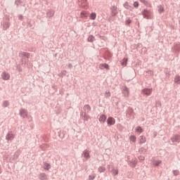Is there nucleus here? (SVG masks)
Listing matches in <instances>:
<instances>
[{"instance_id": "nucleus-1", "label": "nucleus", "mask_w": 180, "mask_h": 180, "mask_svg": "<svg viewBox=\"0 0 180 180\" xmlns=\"http://www.w3.org/2000/svg\"><path fill=\"white\" fill-rule=\"evenodd\" d=\"M142 14L145 19H153V12L151 11L144 10Z\"/></svg>"}, {"instance_id": "nucleus-2", "label": "nucleus", "mask_w": 180, "mask_h": 180, "mask_svg": "<svg viewBox=\"0 0 180 180\" xmlns=\"http://www.w3.org/2000/svg\"><path fill=\"white\" fill-rule=\"evenodd\" d=\"M116 123V120L113 118L112 117H109L107 119V124L108 126H113Z\"/></svg>"}, {"instance_id": "nucleus-3", "label": "nucleus", "mask_w": 180, "mask_h": 180, "mask_svg": "<svg viewBox=\"0 0 180 180\" xmlns=\"http://www.w3.org/2000/svg\"><path fill=\"white\" fill-rule=\"evenodd\" d=\"M142 92L144 95H147V96H148L153 93V89H144Z\"/></svg>"}, {"instance_id": "nucleus-4", "label": "nucleus", "mask_w": 180, "mask_h": 180, "mask_svg": "<svg viewBox=\"0 0 180 180\" xmlns=\"http://www.w3.org/2000/svg\"><path fill=\"white\" fill-rule=\"evenodd\" d=\"M89 150H85L84 152H83V155L84 157V158H86V160H89V158H91V155H89Z\"/></svg>"}, {"instance_id": "nucleus-5", "label": "nucleus", "mask_w": 180, "mask_h": 180, "mask_svg": "<svg viewBox=\"0 0 180 180\" xmlns=\"http://www.w3.org/2000/svg\"><path fill=\"white\" fill-rule=\"evenodd\" d=\"M99 69L100 70H109V65L106 64V63H103V64H101L99 65Z\"/></svg>"}, {"instance_id": "nucleus-6", "label": "nucleus", "mask_w": 180, "mask_h": 180, "mask_svg": "<svg viewBox=\"0 0 180 180\" xmlns=\"http://www.w3.org/2000/svg\"><path fill=\"white\" fill-rule=\"evenodd\" d=\"M13 139H15V135L12 132H10L6 135L7 140H13Z\"/></svg>"}, {"instance_id": "nucleus-7", "label": "nucleus", "mask_w": 180, "mask_h": 180, "mask_svg": "<svg viewBox=\"0 0 180 180\" xmlns=\"http://www.w3.org/2000/svg\"><path fill=\"white\" fill-rule=\"evenodd\" d=\"M99 122H101V123H105V122H106V115H101L98 119Z\"/></svg>"}, {"instance_id": "nucleus-8", "label": "nucleus", "mask_w": 180, "mask_h": 180, "mask_svg": "<svg viewBox=\"0 0 180 180\" xmlns=\"http://www.w3.org/2000/svg\"><path fill=\"white\" fill-rule=\"evenodd\" d=\"M20 114L22 117H27V112L25 110H21Z\"/></svg>"}, {"instance_id": "nucleus-9", "label": "nucleus", "mask_w": 180, "mask_h": 180, "mask_svg": "<svg viewBox=\"0 0 180 180\" xmlns=\"http://www.w3.org/2000/svg\"><path fill=\"white\" fill-rule=\"evenodd\" d=\"M11 77V76L9 75L8 73H6V72H4L3 73V79H8L9 78Z\"/></svg>"}, {"instance_id": "nucleus-10", "label": "nucleus", "mask_w": 180, "mask_h": 180, "mask_svg": "<svg viewBox=\"0 0 180 180\" xmlns=\"http://www.w3.org/2000/svg\"><path fill=\"white\" fill-rule=\"evenodd\" d=\"M123 94L125 96H129V89L127 87H124Z\"/></svg>"}, {"instance_id": "nucleus-11", "label": "nucleus", "mask_w": 180, "mask_h": 180, "mask_svg": "<svg viewBox=\"0 0 180 180\" xmlns=\"http://www.w3.org/2000/svg\"><path fill=\"white\" fill-rule=\"evenodd\" d=\"M139 143L141 144H143V143H146V137L145 136H141L139 137Z\"/></svg>"}, {"instance_id": "nucleus-12", "label": "nucleus", "mask_w": 180, "mask_h": 180, "mask_svg": "<svg viewBox=\"0 0 180 180\" xmlns=\"http://www.w3.org/2000/svg\"><path fill=\"white\" fill-rule=\"evenodd\" d=\"M88 41H90L91 43H92V41H95V37H94V35L89 36Z\"/></svg>"}, {"instance_id": "nucleus-13", "label": "nucleus", "mask_w": 180, "mask_h": 180, "mask_svg": "<svg viewBox=\"0 0 180 180\" xmlns=\"http://www.w3.org/2000/svg\"><path fill=\"white\" fill-rule=\"evenodd\" d=\"M174 82H175V84H178L179 85H180V77H179V76H176L175 77Z\"/></svg>"}, {"instance_id": "nucleus-14", "label": "nucleus", "mask_w": 180, "mask_h": 180, "mask_svg": "<svg viewBox=\"0 0 180 180\" xmlns=\"http://www.w3.org/2000/svg\"><path fill=\"white\" fill-rule=\"evenodd\" d=\"M90 19H91L92 20H95V19H96V13H92L90 15Z\"/></svg>"}, {"instance_id": "nucleus-15", "label": "nucleus", "mask_w": 180, "mask_h": 180, "mask_svg": "<svg viewBox=\"0 0 180 180\" xmlns=\"http://www.w3.org/2000/svg\"><path fill=\"white\" fill-rule=\"evenodd\" d=\"M135 130L136 133H143V129L141 127H136Z\"/></svg>"}, {"instance_id": "nucleus-16", "label": "nucleus", "mask_w": 180, "mask_h": 180, "mask_svg": "<svg viewBox=\"0 0 180 180\" xmlns=\"http://www.w3.org/2000/svg\"><path fill=\"white\" fill-rule=\"evenodd\" d=\"M136 136L134 135H131L130 137H129V140L130 141H132V143H136Z\"/></svg>"}, {"instance_id": "nucleus-17", "label": "nucleus", "mask_w": 180, "mask_h": 180, "mask_svg": "<svg viewBox=\"0 0 180 180\" xmlns=\"http://www.w3.org/2000/svg\"><path fill=\"white\" fill-rule=\"evenodd\" d=\"M127 64V58H124L122 60L121 65L126 66Z\"/></svg>"}, {"instance_id": "nucleus-18", "label": "nucleus", "mask_w": 180, "mask_h": 180, "mask_svg": "<svg viewBox=\"0 0 180 180\" xmlns=\"http://www.w3.org/2000/svg\"><path fill=\"white\" fill-rule=\"evenodd\" d=\"M160 164H161V160H155L153 162V165H155L156 167H158V165Z\"/></svg>"}, {"instance_id": "nucleus-19", "label": "nucleus", "mask_w": 180, "mask_h": 180, "mask_svg": "<svg viewBox=\"0 0 180 180\" xmlns=\"http://www.w3.org/2000/svg\"><path fill=\"white\" fill-rule=\"evenodd\" d=\"M44 169H50V164L44 163Z\"/></svg>"}, {"instance_id": "nucleus-20", "label": "nucleus", "mask_w": 180, "mask_h": 180, "mask_svg": "<svg viewBox=\"0 0 180 180\" xmlns=\"http://www.w3.org/2000/svg\"><path fill=\"white\" fill-rule=\"evenodd\" d=\"M105 167H99L98 169V172H105Z\"/></svg>"}, {"instance_id": "nucleus-21", "label": "nucleus", "mask_w": 180, "mask_h": 180, "mask_svg": "<svg viewBox=\"0 0 180 180\" xmlns=\"http://www.w3.org/2000/svg\"><path fill=\"white\" fill-rule=\"evenodd\" d=\"M84 110H87V112H89L91 110V106L86 105L84 107Z\"/></svg>"}, {"instance_id": "nucleus-22", "label": "nucleus", "mask_w": 180, "mask_h": 180, "mask_svg": "<svg viewBox=\"0 0 180 180\" xmlns=\"http://www.w3.org/2000/svg\"><path fill=\"white\" fill-rule=\"evenodd\" d=\"M40 178L44 180V179H47V176H46V174H40Z\"/></svg>"}, {"instance_id": "nucleus-23", "label": "nucleus", "mask_w": 180, "mask_h": 180, "mask_svg": "<svg viewBox=\"0 0 180 180\" xmlns=\"http://www.w3.org/2000/svg\"><path fill=\"white\" fill-rule=\"evenodd\" d=\"M81 18H85L86 16V13L85 11H82L80 14Z\"/></svg>"}, {"instance_id": "nucleus-24", "label": "nucleus", "mask_w": 180, "mask_h": 180, "mask_svg": "<svg viewBox=\"0 0 180 180\" xmlns=\"http://www.w3.org/2000/svg\"><path fill=\"white\" fill-rule=\"evenodd\" d=\"M124 8H126V9H130V6H129L128 3H125L124 4Z\"/></svg>"}, {"instance_id": "nucleus-25", "label": "nucleus", "mask_w": 180, "mask_h": 180, "mask_svg": "<svg viewBox=\"0 0 180 180\" xmlns=\"http://www.w3.org/2000/svg\"><path fill=\"white\" fill-rule=\"evenodd\" d=\"M118 173H119V171L117 169H113L112 170V174L114 175H117Z\"/></svg>"}, {"instance_id": "nucleus-26", "label": "nucleus", "mask_w": 180, "mask_h": 180, "mask_svg": "<svg viewBox=\"0 0 180 180\" xmlns=\"http://www.w3.org/2000/svg\"><path fill=\"white\" fill-rule=\"evenodd\" d=\"M159 12H160V13H162V12H164V7L160 6L159 8Z\"/></svg>"}, {"instance_id": "nucleus-27", "label": "nucleus", "mask_w": 180, "mask_h": 180, "mask_svg": "<svg viewBox=\"0 0 180 180\" xmlns=\"http://www.w3.org/2000/svg\"><path fill=\"white\" fill-rule=\"evenodd\" d=\"M117 13V11H116V8L114 7V10L112 11V15L113 16H115V15Z\"/></svg>"}, {"instance_id": "nucleus-28", "label": "nucleus", "mask_w": 180, "mask_h": 180, "mask_svg": "<svg viewBox=\"0 0 180 180\" xmlns=\"http://www.w3.org/2000/svg\"><path fill=\"white\" fill-rule=\"evenodd\" d=\"M126 25H130V23H131V20L128 19L125 21Z\"/></svg>"}, {"instance_id": "nucleus-29", "label": "nucleus", "mask_w": 180, "mask_h": 180, "mask_svg": "<svg viewBox=\"0 0 180 180\" xmlns=\"http://www.w3.org/2000/svg\"><path fill=\"white\" fill-rule=\"evenodd\" d=\"M139 159L141 160V161H144V159H145V158H144V156H139Z\"/></svg>"}, {"instance_id": "nucleus-30", "label": "nucleus", "mask_w": 180, "mask_h": 180, "mask_svg": "<svg viewBox=\"0 0 180 180\" xmlns=\"http://www.w3.org/2000/svg\"><path fill=\"white\" fill-rule=\"evenodd\" d=\"M89 179H91V180L95 179V175H90L89 176Z\"/></svg>"}, {"instance_id": "nucleus-31", "label": "nucleus", "mask_w": 180, "mask_h": 180, "mask_svg": "<svg viewBox=\"0 0 180 180\" xmlns=\"http://www.w3.org/2000/svg\"><path fill=\"white\" fill-rule=\"evenodd\" d=\"M134 6H135V8H137V6H139V2L135 1V2L134 3Z\"/></svg>"}, {"instance_id": "nucleus-32", "label": "nucleus", "mask_w": 180, "mask_h": 180, "mask_svg": "<svg viewBox=\"0 0 180 180\" xmlns=\"http://www.w3.org/2000/svg\"><path fill=\"white\" fill-rule=\"evenodd\" d=\"M105 96H106V97L110 96V92L106 91V92H105Z\"/></svg>"}, {"instance_id": "nucleus-33", "label": "nucleus", "mask_w": 180, "mask_h": 180, "mask_svg": "<svg viewBox=\"0 0 180 180\" xmlns=\"http://www.w3.org/2000/svg\"><path fill=\"white\" fill-rule=\"evenodd\" d=\"M4 105L5 107H6V106H8V105H9V103H8L7 101H5Z\"/></svg>"}, {"instance_id": "nucleus-34", "label": "nucleus", "mask_w": 180, "mask_h": 180, "mask_svg": "<svg viewBox=\"0 0 180 180\" xmlns=\"http://www.w3.org/2000/svg\"><path fill=\"white\" fill-rule=\"evenodd\" d=\"M22 56H29V53H26L23 52Z\"/></svg>"}, {"instance_id": "nucleus-35", "label": "nucleus", "mask_w": 180, "mask_h": 180, "mask_svg": "<svg viewBox=\"0 0 180 180\" xmlns=\"http://www.w3.org/2000/svg\"><path fill=\"white\" fill-rule=\"evenodd\" d=\"M177 174H179V172H174L175 175H177Z\"/></svg>"}, {"instance_id": "nucleus-36", "label": "nucleus", "mask_w": 180, "mask_h": 180, "mask_svg": "<svg viewBox=\"0 0 180 180\" xmlns=\"http://www.w3.org/2000/svg\"><path fill=\"white\" fill-rule=\"evenodd\" d=\"M141 1H142L143 4H146V0H141Z\"/></svg>"}, {"instance_id": "nucleus-37", "label": "nucleus", "mask_w": 180, "mask_h": 180, "mask_svg": "<svg viewBox=\"0 0 180 180\" xmlns=\"http://www.w3.org/2000/svg\"><path fill=\"white\" fill-rule=\"evenodd\" d=\"M134 164H137V161H135V162H134Z\"/></svg>"}, {"instance_id": "nucleus-38", "label": "nucleus", "mask_w": 180, "mask_h": 180, "mask_svg": "<svg viewBox=\"0 0 180 180\" xmlns=\"http://www.w3.org/2000/svg\"><path fill=\"white\" fill-rule=\"evenodd\" d=\"M176 141H179V140L176 139Z\"/></svg>"}, {"instance_id": "nucleus-39", "label": "nucleus", "mask_w": 180, "mask_h": 180, "mask_svg": "<svg viewBox=\"0 0 180 180\" xmlns=\"http://www.w3.org/2000/svg\"><path fill=\"white\" fill-rule=\"evenodd\" d=\"M177 137H179V136H176V138H177Z\"/></svg>"}]
</instances>
